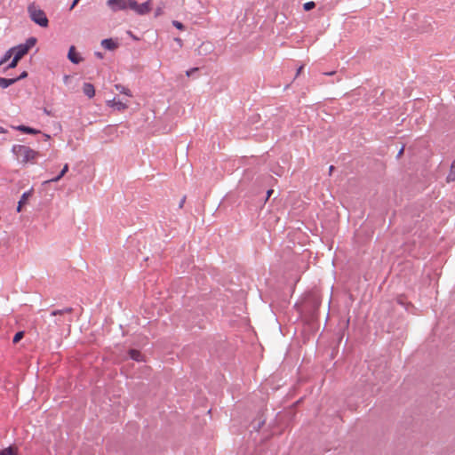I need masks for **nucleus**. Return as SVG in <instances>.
<instances>
[{
  "mask_svg": "<svg viewBox=\"0 0 455 455\" xmlns=\"http://www.w3.org/2000/svg\"><path fill=\"white\" fill-rule=\"evenodd\" d=\"M12 153L15 156L17 160L23 164H34L38 156V152L25 145H13Z\"/></svg>",
  "mask_w": 455,
  "mask_h": 455,
  "instance_id": "obj_1",
  "label": "nucleus"
},
{
  "mask_svg": "<svg viewBox=\"0 0 455 455\" xmlns=\"http://www.w3.org/2000/svg\"><path fill=\"white\" fill-rule=\"evenodd\" d=\"M28 12L32 21L39 25L42 28H46L49 24L48 18L45 12L37 7L35 4H29L28 7Z\"/></svg>",
  "mask_w": 455,
  "mask_h": 455,
  "instance_id": "obj_2",
  "label": "nucleus"
},
{
  "mask_svg": "<svg viewBox=\"0 0 455 455\" xmlns=\"http://www.w3.org/2000/svg\"><path fill=\"white\" fill-rule=\"evenodd\" d=\"M36 39L35 37H29L24 44L12 47L11 50H12V54L14 57L20 60L25 54L28 53L29 49H31L36 44Z\"/></svg>",
  "mask_w": 455,
  "mask_h": 455,
  "instance_id": "obj_3",
  "label": "nucleus"
},
{
  "mask_svg": "<svg viewBox=\"0 0 455 455\" xmlns=\"http://www.w3.org/2000/svg\"><path fill=\"white\" fill-rule=\"evenodd\" d=\"M130 9L134 11L139 15H144L150 12V0H148L145 3L138 4L137 1L132 0L130 3Z\"/></svg>",
  "mask_w": 455,
  "mask_h": 455,
  "instance_id": "obj_4",
  "label": "nucleus"
},
{
  "mask_svg": "<svg viewBox=\"0 0 455 455\" xmlns=\"http://www.w3.org/2000/svg\"><path fill=\"white\" fill-rule=\"evenodd\" d=\"M131 1L132 0H108L107 4L113 12H118L130 9Z\"/></svg>",
  "mask_w": 455,
  "mask_h": 455,
  "instance_id": "obj_5",
  "label": "nucleus"
},
{
  "mask_svg": "<svg viewBox=\"0 0 455 455\" xmlns=\"http://www.w3.org/2000/svg\"><path fill=\"white\" fill-rule=\"evenodd\" d=\"M108 106L118 111H122L127 108V104L116 99V97L108 101Z\"/></svg>",
  "mask_w": 455,
  "mask_h": 455,
  "instance_id": "obj_6",
  "label": "nucleus"
},
{
  "mask_svg": "<svg viewBox=\"0 0 455 455\" xmlns=\"http://www.w3.org/2000/svg\"><path fill=\"white\" fill-rule=\"evenodd\" d=\"M101 46L108 51H114L118 47V43L112 38H106L101 41Z\"/></svg>",
  "mask_w": 455,
  "mask_h": 455,
  "instance_id": "obj_7",
  "label": "nucleus"
},
{
  "mask_svg": "<svg viewBox=\"0 0 455 455\" xmlns=\"http://www.w3.org/2000/svg\"><path fill=\"white\" fill-rule=\"evenodd\" d=\"M68 58L74 64H78L82 61L81 56L75 52V46L69 48Z\"/></svg>",
  "mask_w": 455,
  "mask_h": 455,
  "instance_id": "obj_8",
  "label": "nucleus"
},
{
  "mask_svg": "<svg viewBox=\"0 0 455 455\" xmlns=\"http://www.w3.org/2000/svg\"><path fill=\"white\" fill-rule=\"evenodd\" d=\"M83 92L84 95L88 98L92 99L95 95V89L92 84L84 83L83 85Z\"/></svg>",
  "mask_w": 455,
  "mask_h": 455,
  "instance_id": "obj_9",
  "label": "nucleus"
},
{
  "mask_svg": "<svg viewBox=\"0 0 455 455\" xmlns=\"http://www.w3.org/2000/svg\"><path fill=\"white\" fill-rule=\"evenodd\" d=\"M68 164H64L60 172H59V174L56 177H53L48 180H45L44 183L47 184V183H52V182L59 181L68 172Z\"/></svg>",
  "mask_w": 455,
  "mask_h": 455,
  "instance_id": "obj_10",
  "label": "nucleus"
},
{
  "mask_svg": "<svg viewBox=\"0 0 455 455\" xmlns=\"http://www.w3.org/2000/svg\"><path fill=\"white\" fill-rule=\"evenodd\" d=\"M14 129L28 134H37L40 132V131L26 125H18Z\"/></svg>",
  "mask_w": 455,
  "mask_h": 455,
  "instance_id": "obj_11",
  "label": "nucleus"
},
{
  "mask_svg": "<svg viewBox=\"0 0 455 455\" xmlns=\"http://www.w3.org/2000/svg\"><path fill=\"white\" fill-rule=\"evenodd\" d=\"M18 81V78H4L0 77V88L5 89L12 84H15Z\"/></svg>",
  "mask_w": 455,
  "mask_h": 455,
  "instance_id": "obj_12",
  "label": "nucleus"
},
{
  "mask_svg": "<svg viewBox=\"0 0 455 455\" xmlns=\"http://www.w3.org/2000/svg\"><path fill=\"white\" fill-rule=\"evenodd\" d=\"M130 357L136 361V362H141L143 360V355L139 350L136 349H131L129 351Z\"/></svg>",
  "mask_w": 455,
  "mask_h": 455,
  "instance_id": "obj_13",
  "label": "nucleus"
},
{
  "mask_svg": "<svg viewBox=\"0 0 455 455\" xmlns=\"http://www.w3.org/2000/svg\"><path fill=\"white\" fill-rule=\"evenodd\" d=\"M115 88L116 91H118L121 94H124L128 97H132V92L130 91V89H128L127 87L120 84H117L115 85Z\"/></svg>",
  "mask_w": 455,
  "mask_h": 455,
  "instance_id": "obj_14",
  "label": "nucleus"
},
{
  "mask_svg": "<svg viewBox=\"0 0 455 455\" xmlns=\"http://www.w3.org/2000/svg\"><path fill=\"white\" fill-rule=\"evenodd\" d=\"M30 196V192H24L18 203L17 212H20L21 211V207L24 204H26L28 196Z\"/></svg>",
  "mask_w": 455,
  "mask_h": 455,
  "instance_id": "obj_15",
  "label": "nucleus"
},
{
  "mask_svg": "<svg viewBox=\"0 0 455 455\" xmlns=\"http://www.w3.org/2000/svg\"><path fill=\"white\" fill-rule=\"evenodd\" d=\"M447 181H455V163H453L451 166L450 172L447 176Z\"/></svg>",
  "mask_w": 455,
  "mask_h": 455,
  "instance_id": "obj_16",
  "label": "nucleus"
},
{
  "mask_svg": "<svg viewBox=\"0 0 455 455\" xmlns=\"http://www.w3.org/2000/svg\"><path fill=\"white\" fill-rule=\"evenodd\" d=\"M12 56V50L9 49L0 60V66L4 64Z\"/></svg>",
  "mask_w": 455,
  "mask_h": 455,
  "instance_id": "obj_17",
  "label": "nucleus"
},
{
  "mask_svg": "<svg viewBox=\"0 0 455 455\" xmlns=\"http://www.w3.org/2000/svg\"><path fill=\"white\" fill-rule=\"evenodd\" d=\"M0 455H16L11 447L0 451Z\"/></svg>",
  "mask_w": 455,
  "mask_h": 455,
  "instance_id": "obj_18",
  "label": "nucleus"
},
{
  "mask_svg": "<svg viewBox=\"0 0 455 455\" xmlns=\"http://www.w3.org/2000/svg\"><path fill=\"white\" fill-rule=\"evenodd\" d=\"M24 336V331H18L14 337H13V339H12V342L13 343H18Z\"/></svg>",
  "mask_w": 455,
  "mask_h": 455,
  "instance_id": "obj_19",
  "label": "nucleus"
},
{
  "mask_svg": "<svg viewBox=\"0 0 455 455\" xmlns=\"http://www.w3.org/2000/svg\"><path fill=\"white\" fill-rule=\"evenodd\" d=\"M315 6V2L310 1V2H307V3H305V4H304L303 8H304V10H305V11H310V10H312Z\"/></svg>",
  "mask_w": 455,
  "mask_h": 455,
  "instance_id": "obj_20",
  "label": "nucleus"
},
{
  "mask_svg": "<svg viewBox=\"0 0 455 455\" xmlns=\"http://www.w3.org/2000/svg\"><path fill=\"white\" fill-rule=\"evenodd\" d=\"M19 60H20L19 59H17L16 57L13 56V59L7 66V68H14L17 66Z\"/></svg>",
  "mask_w": 455,
  "mask_h": 455,
  "instance_id": "obj_21",
  "label": "nucleus"
},
{
  "mask_svg": "<svg viewBox=\"0 0 455 455\" xmlns=\"http://www.w3.org/2000/svg\"><path fill=\"white\" fill-rule=\"evenodd\" d=\"M172 25L177 28V29H180V30H183L184 29V25L178 21V20H173L172 21Z\"/></svg>",
  "mask_w": 455,
  "mask_h": 455,
  "instance_id": "obj_22",
  "label": "nucleus"
},
{
  "mask_svg": "<svg viewBox=\"0 0 455 455\" xmlns=\"http://www.w3.org/2000/svg\"><path fill=\"white\" fill-rule=\"evenodd\" d=\"M71 310H72V309H71L70 307H68V308H65V309H63V310H56V311H53V312L52 313V315H58V314H61V313H64V312H66V313H70V312H71Z\"/></svg>",
  "mask_w": 455,
  "mask_h": 455,
  "instance_id": "obj_23",
  "label": "nucleus"
},
{
  "mask_svg": "<svg viewBox=\"0 0 455 455\" xmlns=\"http://www.w3.org/2000/svg\"><path fill=\"white\" fill-rule=\"evenodd\" d=\"M28 76V73L26 71H23L17 78L18 81L23 78H26Z\"/></svg>",
  "mask_w": 455,
  "mask_h": 455,
  "instance_id": "obj_24",
  "label": "nucleus"
},
{
  "mask_svg": "<svg viewBox=\"0 0 455 455\" xmlns=\"http://www.w3.org/2000/svg\"><path fill=\"white\" fill-rule=\"evenodd\" d=\"M80 0H74L73 3L71 4L70 7H69V10H72L75 8V6L78 4Z\"/></svg>",
  "mask_w": 455,
  "mask_h": 455,
  "instance_id": "obj_25",
  "label": "nucleus"
},
{
  "mask_svg": "<svg viewBox=\"0 0 455 455\" xmlns=\"http://www.w3.org/2000/svg\"><path fill=\"white\" fill-rule=\"evenodd\" d=\"M95 56L98 58V59H103V54L100 52H95Z\"/></svg>",
  "mask_w": 455,
  "mask_h": 455,
  "instance_id": "obj_26",
  "label": "nucleus"
},
{
  "mask_svg": "<svg viewBox=\"0 0 455 455\" xmlns=\"http://www.w3.org/2000/svg\"><path fill=\"white\" fill-rule=\"evenodd\" d=\"M161 14H162V9H161V8H157V9L156 10V13H155V15H156V16H159V15H161Z\"/></svg>",
  "mask_w": 455,
  "mask_h": 455,
  "instance_id": "obj_27",
  "label": "nucleus"
},
{
  "mask_svg": "<svg viewBox=\"0 0 455 455\" xmlns=\"http://www.w3.org/2000/svg\"><path fill=\"white\" fill-rule=\"evenodd\" d=\"M196 70H197V68H192V69H190V70L187 71V76H190V75H192V73H193L194 71H196Z\"/></svg>",
  "mask_w": 455,
  "mask_h": 455,
  "instance_id": "obj_28",
  "label": "nucleus"
},
{
  "mask_svg": "<svg viewBox=\"0 0 455 455\" xmlns=\"http://www.w3.org/2000/svg\"><path fill=\"white\" fill-rule=\"evenodd\" d=\"M404 150V147H402V148L398 151L397 157H399Z\"/></svg>",
  "mask_w": 455,
  "mask_h": 455,
  "instance_id": "obj_29",
  "label": "nucleus"
},
{
  "mask_svg": "<svg viewBox=\"0 0 455 455\" xmlns=\"http://www.w3.org/2000/svg\"><path fill=\"white\" fill-rule=\"evenodd\" d=\"M272 193H273L272 189L267 190V198H268L271 196Z\"/></svg>",
  "mask_w": 455,
  "mask_h": 455,
  "instance_id": "obj_30",
  "label": "nucleus"
},
{
  "mask_svg": "<svg viewBox=\"0 0 455 455\" xmlns=\"http://www.w3.org/2000/svg\"><path fill=\"white\" fill-rule=\"evenodd\" d=\"M5 132H6V130L3 126H0V133H5Z\"/></svg>",
  "mask_w": 455,
  "mask_h": 455,
  "instance_id": "obj_31",
  "label": "nucleus"
},
{
  "mask_svg": "<svg viewBox=\"0 0 455 455\" xmlns=\"http://www.w3.org/2000/svg\"><path fill=\"white\" fill-rule=\"evenodd\" d=\"M175 41H176L179 44H180V45H181V43H182L181 39H180V38H176V39H175Z\"/></svg>",
  "mask_w": 455,
  "mask_h": 455,
  "instance_id": "obj_32",
  "label": "nucleus"
},
{
  "mask_svg": "<svg viewBox=\"0 0 455 455\" xmlns=\"http://www.w3.org/2000/svg\"><path fill=\"white\" fill-rule=\"evenodd\" d=\"M303 67H299L297 70V76L300 73V71L302 70Z\"/></svg>",
  "mask_w": 455,
  "mask_h": 455,
  "instance_id": "obj_33",
  "label": "nucleus"
},
{
  "mask_svg": "<svg viewBox=\"0 0 455 455\" xmlns=\"http://www.w3.org/2000/svg\"><path fill=\"white\" fill-rule=\"evenodd\" d=\"M68 79H69V76H64V82H65V83H67Z\"/></svg>",
  "mask_w": 455,
  "mask_h": 455,
  "instance_id": "obj_34",
  "label": "nucleus"
},
{
  "mask_svg": "<svg viewBox=\"0 0 455 455\" xmlns=\"http://www.w3.org/2000/svg\"><path fill=\"white\" fill-rule=\"evenodd\" d=\"M50 138H51V137H50V135H48V134H44V139H45V140H50Z\"/></svg>",
  "mask_w": 455,
  "mask_h": 455,
  "instance_id": "obj_35",
  "label": "nucleus"
},
{
  "mask_svg": "<svg viewBox=\"0 0 455 455\" xmlns=\"http://www.w3.org/2000/svg\"><path fill=\"white\" fill-rule=\"evenodd\" d=\"M184 201H185V199L183 198V199L181 200L180 204V207H182Z\"/></svg>",
  "mask_w": 455,
  "mask_h": 455,
  "instance_id": "obj_36",
  "label": "nucleus"
},
{
  "mask_svg": "<svg viewBox=\"0 0 455 455\" xmlns=\"http://www.w3.org/2000/svg\"><path fill=\"white\" fill-rule=\"evenodd\" d=\"M332 170H333V166L331 165V166H330V172H332Z\"/></svg>",
  "mask_w": 455,
  "mask_h": 455,
  "instance_id": "obj_37",
  "label": "nucleus"
}]
</instances>
